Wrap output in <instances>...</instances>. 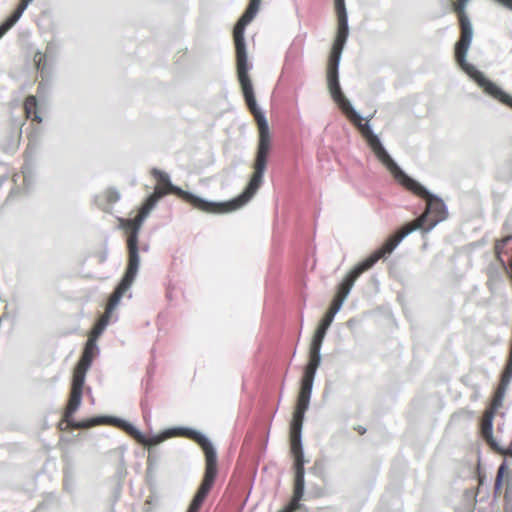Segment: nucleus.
Returning <instances> with one entry per match:
<instances>
[{
    "instance_id": "1",
    "label": "nucleus",
    "mask_w": 512,
    "mask_h": 512,
    "mask_svg": "<svg viewBox=\"0 0 512 512\" xmlns=\"http://www.w3.org/2000/svg\"><path fill=\"white\" fill-rule=\"evenodd\" d=\"M258 145L253 163L252 176L244 191L235 199L217 203L202 199L190 192L174 186L170 182L169 175L161 170L153 169L152 176L156 180L154 192L146 199L140 207L138 214L133 220L130 219V285L132 284L139 266L137 232L143 221L148 217L157 202L168 194H174L183 201L189 203L193 208L209 214H224L237 210L244 206L256 194L263 182V176L267 167L268 157L271 149V135L269 126L263 121L258 127Z\"/></svg>"
},
{
    "instance_id": "2",
    "label": "nucleus",
    "mask_w": 512,
    "mask_h": 512,
    "mask_svg": "<svg viewBox=\"0 0 512 512\" xmlns=\"http://www.w3.org/2000/svg\"><path fill=\"white\" fill-rule=\"evenodd\" d=\"M362 130V137L365 139L367 145L378 161L391 173L395 181L406 190L426 201V210L420 217L405 224L397 232L390 235L381 247L371 253V255L379 261L389 256L404 237L411 232L422 228L429 230L438 222L442 221L445 218V205L442 200L430 194L420 183L410 178L401 170L387 153L378 136L372 132L370 127H364Z\"/></svg>"
},
{
    "instance_id": "3",
    "label": "nucleus",
    "mask_w": 512,
    "mask_h": 512,
    "mask_svg": "<svg viewBox=\"0 0 512 512\" xmlns=\"http://www.w3.org/2000/svg\"><path fill=\"white\" fill-rule=\"evenodd\" d=\"M260 3L261 0H250L248 7L235 24L233 30V39L236 52L237 76L245 102L247 104L249 111L251 112L256 121L257 127H260L261 121H263L265 125H268V123L263 113L257 107L252 82L248 75V60L244 39V31L246 26L256 16L259 10Z\"/></svg>"
},
{
    "instance_id": "4",
    "label": "nucleus",
    "mask_w": 512,
    "mask_h": 512,
    "mask_svg": "<svg viewBox=\"0 0 512 512\" xmlns=\"http://www.w3.org/2000/svg\"><path fill=\"white\" fill-rule=\"evenodd\" d=\"M337 24L336 38L327 63V85L333 101L362 135V129L370 127L368 120L363 122L364 119L353 109L349 100L342 93L338 80L339 61L349 34L347 17L337 18Z\"/></svg>"
},
{
    "instance_id": "5",
    "label": "nucleus",
    "mask_w": 512,
    "mask_h": 512,
    "mask_svg": "<svg viewBox=\"0 0 512 512\" xmlns=\"http://www.w3.org/2000/svg\"><path fill=\"white\" fill-rule=\"evenodd\" d=\"M326 332L327 330L318 326L313 335L309 350V361L304 369L300 390L297 396L295 409L290 423L291 430L302 431L304 415L310 403L314 377L320 365V349Z\"/></svg>"
},
{
    "instance_id": "6",
    "label": "nucleus",
    "mask_w": 512,
    "mask_h": 512,
    "mask_svg": "<svg viewBox=\"0 0 512 512\" xmlns=\"http://www.w3.org/2000/svg\"><path fill=\"white\" fill-rule=\"evenodd\" d=\"M469 0H456L452 2V9L456 13L459 28H460V37L459 40L455 44V60L458 65L476 82H480L483 80V73L480 72L475 66L467 63L466 55L470 48L472 38H473V28L472 24L466 14V6Z\"/></svg>"
},
{
    "instance_id": "7",
    "label": "nucleus",
    "mask_w": 512,
    "mask_h": 512,
    "mask_svg": "<svg viewBox=\"0 0 512 512\" xmlns=\"http://www.w3.org/2000/svg\"><path fill=\"white\" fill-rule=\"evenodd\" d=\"M378 261L370 254L363 261L359 262L349 273L344 277L342 282L339 284L337 292L331 302V305L326 312L325 316L319 323V327L328 330L329 326L333 322L336 313L340 310L344 300L350 293L355 281L358 277L371 269Z\"/></svg>"
},
{
    "instance_id": "8",
    "label": "nucleus",
    "mask_w": 512,
    "mask_h": 512,
    "mask_svg": "<svg viewBox=\"0 0 512 512\" xmlns=\"http://www.w3.org/2000/svg\"><path fill=\"white\" fill-rule=\"evenodd\" d=\"M301 432L299 430L290 429V450L294 458V487L293 495L290 502L279 512H295L300 509V501L304 495L305 488V469H304V455L301 445Z\"/></svg>"
},
{
    "instance_id": "9",
    "label": "nucleus",
    "mask_w": 512,
    "mask_h": 512,
    "mask_svg": "<svg viewBox=\"0 0 512 512\" xmlns=\"http://www.w3.org/2000/svg\"><path fill=\"white\" fill-rule=\"evenodd\" d=\"M301 432L299 430L290 429V450L294 458V487L293 495L290 502L279 512H295L300 509V501L304 495L305 488V469H304V455L301 445Z\"/></svg>"
},
{
    "instance_id": "10",
    "label": "nucleus",
    "mask_w": 512,
    "mask_h": 512,
    "mask_svg": "<svg viewBox=\"0 0 512 512\" xmlns=\"http://www.w3.org/2000/svg\"><path fill=\"white\" fill-rule=\"evenodd\" d=\"M205 455V472L202 482L191 501L187 512H199L203 502L208 496L212 489L217 473V454L216 453H204Z\"/></svg>"
},
{
    "instance_id": "11",
    "label": "nucleus",
    "mask_w": 512,
    "mask_h": 512,
    "mask_svg": "<svg viewBox=\"0 0 512 512\" xmlns=\"http://www.w3.org/2000/svg\"><path fill=\"white\" fill-rule=\"evenodd\" d=\"M128 290V265L125 267L122 279L118 286L115 288L114 292L111 294L105 313L100 319L96 322L93 327L92 335L90 338H95V340L103 333L106 329L107 325L110 322H114L117 320V316L114 315V310L118 306L121 297Z\"/></svg>"
},
{
    "instance_id": "12",
    "label": "nucleus",
    "mask_w": 512,
    "mask_h": 512,
    "mask_svg": "<svg viewBox=\"0 0 512 512\" xmlns=\"http://www.w3.org/2000/svg\"><path fill=\"white\" fill-rule=\"evenodd\" d=\"M85 378L83 372H74L69 402L64 413V421L75 429L74 413L78 410L82 402L83 387Z\"/></svg>"
},
{
    "instance_id": "13",
    "label": "nucleus",
    "mask_w": 512,
    "mask_h": 512,
    "mask_svg": "<svg viewBox=\"0 0 512 512\" xmlns=\"http://www.w3.org/2000/svg\"><path fill=\"white\" fill-rule=\"evenodd\" d=\"M108 425L118 428L128 434V420L111 415L93 416L80 422H75L78 429H89L94 426Z\"/></svg>"
},
{
    "instance_id": "14",
    "label": "nucleus",
    "mask_w": 512,
    "mask_h": 512,
    "mask_svg": "<svg viewBox=\"0 0 512 512\" xmlns=\"http://www.w3.org/2000/svg\"><path fill=\"white\" fill-rule=\"evenodd\" d=\"M57 54V47L55 43L49 42L46 46L45 52L37 51L33 57L34 64L37 70L42 74H48L55 61Z\"/></svg>"
},
{
    "instance_id": "15",
    "label": "nucleus",
    "mask_w": 512,
    "mask_h": 512,
    "mask_svg": "<svg viewBox=\"0 0 512 512\" xmlns=\"http://www.w3.org/2000/svg\"><path fill=\"white\" fill-rule=\"evenodd\" d=\"M100 350L96 343L95 338H89L85 347L81 359L76 366L74 372H83L84 378L86 373L92 365L94 358L99 354Z\"/></svg>"
},
{
    "instance_id": "16",
    "label": "nucleus",
    "mask_w": 512,
    "mask_h": 512,
    "mask_svg": "<svg viewBox=\"0 0 512 512\" xmlns=\"http://www.w3.org/2000/svg\"><path fill=\"white\" fill-rule=\"evenodd\" d=\"M120 198V192L115 187H109L93 197V204L105 212H111L112 205Z\"/></svg>"
},
{
    "instance_id": "17",
    "label": "nucleus",
    "mask_w": 512,
    "mask_h": 512,
    "mask_svg": "<svg viewBox=\"0 0 512 512\" xmlns=\"http://www.w3.org/2000/svg\"><path fill=\"white\" fill-rule=\"evenodd\" d=\"M477 84L487 94L497 99L499 102L512 108V97L509 94L505 93L503 90H501L500 87H498L495 83L491 82L485 76L483 77V80H480V82H478Z\"/></svg>"
},
{
    "instance_id": "18",
    "label": "nucleus",
    "mask_w": 512,
    "mask_h": 512,
    "mask_svg": "<svg viewBox=\"0 0 512 512\" xmlns=\"http://www.w3.org/2000/svg\"><path fill=\"white\" fill-rule=\"evenodd\" d=\"M495 414L492 411H484L481 423H480V433L482 438L491 446L495 447V441L492 435V423Z\"/></svg>"
},
{
    "instance_id": "19",
    "label": "nucleus",
    "mask_w": 512,
    "mask_h": 512,
    "mask_svg": "<svg viewBox=\"0 0 512 512\" xmlns=\"http://www.w3.org/2000/svg\"><path fill=\"white\" fill-rule=\"evenodd\" d=\"M19 18H17L13 13L8 17L6 18L1 24H0V27H1V30H4L6 32H8L17 22H18Z\"/></svg>"
},
{
    "instance_id": "20",
    "label": "nucleus",
    "mask_w": 512,
    "mask_h": 512,
    "mask_svg": "<svg viewBox=\"0 0 512 512\" xmlns=\"http://www.w3.org/2000/svg\"><path fill=\"white\" fill-rule=\"evenodd\" d=\"M334 8L337 18L347 17L344 0H334Z\"/></svg>"
},
{
    "instance_id": "21",
    "label": "nucleus",
    "mask_w": 512,
    "mask_h": 512,
    "mask_svg": "<svg viewBox=\"0 0 512 512\" xmlns=\"http://www.w3.org/2000/svg\"><path fill=\"white\" fill-rule=\"evenodd\" d=\"M502 403V395L500 392H496L494 395L490 406L485 411H492L493 414H496L497 409L501 406Z\"/></svg>"
},
{
    "instance_id": "22",
    "label": "nucleus",
    "mask_w": 512,
    "mask_h": 512,
    "mask_svg": "<svg viewBox=\"0 0 512 512\" xmlns=\"http://www.w3.org/2000/svg\"><path fill=\"white\" fill-rule=\"evenodd\" d=\"M507 472V467L506 465L503 463L498 471H497V476H496V480H495V490H499L501 488V485H502V478L504 476V474Z\"/></svg>"
},
{
    "instance_id": "23",
    "label": "nucleus",
    "mask_w": 512,
    "mask_h": 512,
    "mask_svg": "<svg viewBox=\"0 0 512 512\" xmlns=\"http://www.w3.org/2000/svg\"><path fill=\"white\" fill-rule=\"evenodd\" d=\"M510 240H511V236H506V237H503L502 239L496 240L495 247H494L496 254L499 255Z\"/></svg>"
},
{
    "instance_id": "24",
    "label": "nucleus",
    "mask_w": 512,
    "mask_h": 512,
    "mask_svg": "<svg viewBox=\"0 0 512 512\" xmlns=\"http://www.w3.org/2000/svg\"><path fill=\"white\" fill-rule=\"evenodd\" d=\"M31 2L28 1V0H21L20 4L17 6V8L13 11V14L17 17V18H21V16L23 15L24 11L27 9V7L29 6Z\"/></svg>"
},
{
    "instance_id": "25",
    "label": "nucleus",
    "mask_w": 512,
    "mask_h": 512,
    "mask_svg": "<svg viewBox=\"0 0 512 512\" xmlns=\"http://www.w3.org/2000/svg\"><path fill=\"white\" fill-rule=\"evenodd\" d=\"M32 107H36V98L34 96H29L25 103V109L28 117H31L32 115Z\"/></svg>"
},
{
    "instance_id": "26",
    "label": "nucleus",
    "mask_w": 512,
    "mask_h": 512,
    "mask_svg": "<svg viewBox=\"0 0 512 512\" xmlns=\"http://www.w3.org/2000/svg\"><path fill=\"white\" fill-rule=\"evenodd\" d=\"M120 228L123 229L126 235V244L128 245V219L126 218H118Z\"/></svg>"
},
{
    "instance_id": "27",
    "label": "nucleus",
    "mask_w": 512,
    "mask_h": 512,
    "mask_svg": "<svg viewBox=\"0 0 512 512\" xmlns=\"http://www.w3.org/2000/svg\"><path fill=\"white\" fill-rule=\"evenodd\" d=\"M120 494H121V485L118 484L115 491L113 492L114 501H117L120 498Z\"/></svg>"
},
{
    "instance_id": "28",
    "label": "nucleus",
    "mask_w": 512,
    "mask_h": 512,
    "mask_svg": "<svg viewBox=\"0 0 512 512\" xmlns=\"http://www.w3.org/2000/svg\"><path fill=\"white\" fill-rule=\"evenodd\" d=\"M32 119L34 121H37L38 123L42 122V117L36 111L33 112V118Z\"/></svg>"
},
{
    "instance_id": "29",
    "label": "nucleus",
    "mask_w": 512,
    "mask_h": 512,
    "mask_svg": "<svg viewBox=\"0 0 512 512\" xmlns=\"http://www.w3.org/2000/svg\"><path fill=\"white\" fill-rule=\"evenodd\" d=\"M354 429L358 432L359 435H364L366 433V428L362 426L355 427Z\"/></svg>"
},
{
    "instance_id": "30",
    "label": "nucleus",
    "mask_w": 512,
    "mask_h": 512,
    "mask_svg": "<svg viewBox=\"0 0 512 512\" xmlns=\"http://www.w3.org/2000/svg\"><path fill=\"white\" fill-rule=\"evenodd\" d=\"M317 497H321V496H324V491L323 490H319V492L316 494Z\"/></svg>"
},
{
    "instance_id": "31",
    "label": "nucleus",
    "mask_w": 512,
    "mask_h": 512,
    "mask_svg": "<svg viewBox=\"0 0 512 512\" xmlns=\"http://www.w3.org/2000/svg\"><path fill=\"white\" fill-rule=\"evenodd\" d=\"M106 260V254L101 255L100 261L103 262Z\"/></svg>"
},
{
    "instance_id": "32",
    "label": "nucleus",
    "mask_w": 512,
    "mask_h": 512,
    "mask_svg": "<svg viewBox=\"0 0 512 512\" xmlns=\"http://www.w3.org/2000/svg\"><path fill=\"white\" fill-rule=\"evenodd\" d=\"M64 486H65L66 489H68L67 481H65Z\"/></svg>"
}]
</instances>
